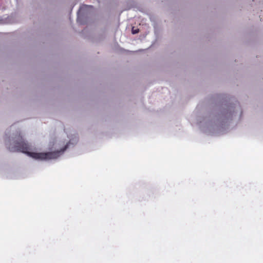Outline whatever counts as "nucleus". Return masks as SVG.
<instances>
[{"instance_id":"obj_1","label":"nucleus","mask_w":263,"mask_h":263,"mask_svg":"<svg viewBox=\"0 0 263 263\" xmlns=\"http://www.w3.org/2000/svg\"><path fill=\"white\" fill-rule=\"evenodd\" d=\"M7 148L11 152H21L35 159L48 160L56 159L59 157L61 153L63 152L66 148V147L61 151L47 153L32 152L31 151L33 149L31 145L19 134L13 138L12 143H10Z\"/></svg>"},{"instance_id":"obj_2","label":"nucleus","mask_w":263,"mask_h":263,"mask_svg":"<svg viewBox=\"0 0 263 263\" xmlns=\"http://www.w3.org/2000/svg\"><path fill=\"white\" fill-rule=\"evenodd\" d=\"M139 29H135L134 27L132 28V33H133V34H136V33H138V32H139Z\"/></svg>"}]
</instances>
